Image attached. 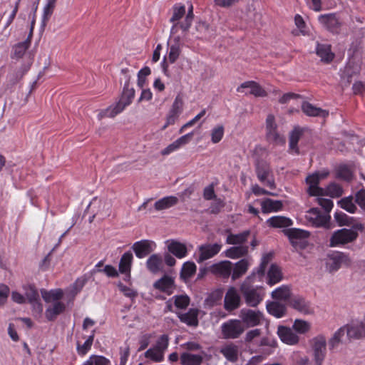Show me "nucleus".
Returning <instances> with one entry per match:
<instances>
[{
	"label": "nucleus",
	"instance_id": "nucleus-1",
	"mask_svg": "<svg viewBox=\"0 0 365 365\" xmlns=\"http://www.w3.org/2000/svg\"><path fill=\"white\" fill-rule=\"evenodd\" d=\"M364 228L362 223L356 222L351 229L342 228L334 232L330 237L329 246L338 247L354 242L359 236L357 231L363 232Z\"/></svg>",
	"mask_w": 365,
	"mask_h": 365
},
{
	"label": "nucleus",
	"instance_id": "nucleus-2",
	"mask_svg": "<svg viewBox=\"0 0 365 365\" xmlns=\"http://www.w3.org/2000/svg\"><path fill=\"white\" fill-rule=\"evenodd\" d=\"M254 278L255 273H252L243 281L240 287L245 303L251 307H257L262 301L264 297L262 288L252 284Z\"/></svg>",
	"mask_w": 365,
	"mask_h": 365
},
{
	"label": "nucleus",
	"instance_id": "nucleus-3",
	"mask_svg": "<svg viewBox=\"0 0 365 365\" xmlns=\"http://www.w3.org/2000/svg\"><path fill=\"white\" fill-rule=\"evenodd\" d=\"M255 173L258 180L271 189L276 187L272 170L268 163L257 160L255 163Z\"/></svg>",
	"mask_w": 365,
	"mask_h": 365
},
{
	"label": "nucleus",
	"instance_id": "nucleus-4",
	"mask_svg": "<svg viewBox=\"0 0 365 365\" xmlns=\"http://www.w3.org/2000/svg\"><path fill=\"white\" fill-rule=\"evenodd\" d=\"M245 330V327L240 319H230L221 326V333L225 339H237Z\"/></svg>",
	"mask_w": 365,
	"mask_h": 365
},
{
	"label": "nucleus",
	"instance_id": "nucleus-5",
	"mask_svg": "<svg viewBox=\"0 0 365 365\" xmlns=\"http://www.w3.org/2000/svg\"><path fill=\"white\" fill-rule=\"evenodd\" d=\"M329 175V171L324 170L320 172H316L309 175L306 178V182L309 185L307 192L311 196H322L324 195L323 188L318 186L319 181L322 179L327 178Z\"/></svg>",
	"mask_w": 365,
	"mask_h": 365
},
{
	"label": "nucleus",
	"instance_id": "nucleus-6",
	"mask_svg": "<svg viewBox=\"0 0 365 365\" xmlns=\"http://www.w3.org/2000/svg\"><path fill=\"white\" fill-rule=\"evenodd\" d=\"M135 96V91L133 88H129V83L124 86L123 93L119 101L113 106V108L108 110V115L115 116L121 113L126 106H129Z\"/></svg>",
	"mask_w": 365,
	"mask_h": 365
},
{
	"label": "nucleus",
	"instance_id": "nucleus-7",
	"mask_svg": "<svg viewBox=\"0 0 365 365\" xmlns=\"http://www.w3.org/2000/svg\"><path fill=\"white\" fill-rule=\"evenodd\" d=\"M312 348L315 365H322L326 356L327 341L323 335H318L312 340Z\"/></svg>",
	"mask_w": 365,
	"mask_h": 365
},
{
	"label": "nucleus",
	"instance_id": "nucleus-8",
	"mask_svg": "<svg viewBox=\"0 0 365 365\" xmlns=\"http://www.w3.org/2000/svg\"><path fill=\"white\" fill-rule=\"evenodd\" d=\"M306 219L314 227H324L329 229L331 217L329 214L322 215L317 207L309 209L306 215Z\"/></svg>",
	"mask_w": 365,
	"mask_h": 365
},
{
	"label": "nucleus",
	"instance_id": "nucleus-9",
	"mask_svg": "<svg viewBox=\"0 0 365 365\" xmlns=\"http://www.w3.org/2000/svg\"><path fill=\"white\" fill-rule=\"evenodd\" d=\"M274 115L269 114L266 119V137L267 140L277 144H284L285 138L277 132Z\"/></svg>",
	"mask_w": 365,
	"mask_h": 365
},
{
	"label": "nucleus",
	"instance_id": "nucleus-10",
	"mask_svg": "<svg viewBox=\"0 0 365 365\" xmlns=\"http://www.w3.org/2000/svg\"><path fill=\"white\" fill-rule=\"evenodd\" d=\"M240 321L247 327H256L261 324L263 318V314L259 310H253L250 309L244 308L240 312Z\"/></svg>",
	"mask_w": 365,
	"mask_h": 365
},
{
	"label": "nucleus",
	"instance_id": "nucleus-11",
	"mask_svg": "<svg viewBox=\"0 0 365 365\" xmlns=\"http://www.w3.org/2000/svg\"><path fill=\"white\" fill-rule=\"evenodd\" d=\"M183 99L180 94H178L172 105V107L167 115L166 123L163 126L162 129L165 130L168 125L175 123L179 115L182 113L183 108Z\"/></svg>",
	"mask_w": 365,
	"mask_h": 365
},
{
	"label": "nucleus",
	"instance_id": "nucleus-12",
	"mask_svg": "<svg viewBox=\"0 0 365 365\" xmlns=\"http://www.w3.org/2000/svg\"><path fill=\"white\" fill-rule=\"evenodd\" d=\"M241 297L237 289L234 287H230L225 296L224 299V308L228 312H232L240 307Z\"/></svg>",
	"mask_w": 365,
	"mask_h": 365
},
{
	"label": "nucleus",
	"instance_id": "nucleus-13",
	"mask_svg": "<svg viewBox=\"0 0 365 365\" xmlns=\"http://www.w3.org/2000/svg\"><path fill=\"white\" fill-rule=\"evenodd\" d=\"M319 21L323 26L334 34H339L341 24L336 14H322L319 16Z\"/></svg>",
	"mask_w": 365,
	"mask_h": 365
},
{
	"label": "nucleus",
	"instance_id": "nucleus-14",
	"mask_svg": "<svg viewBox=\"0 0 365 365\" xmlns=\"http://www.w3.org/2000/svg\"><path fill=\"white\" fill-rule=\"evenodd\" d=\"M232 263L228 260L221 261L210 267V271L217 277L228 279L231 276Z\"/></svg>",
	"mask_w": 365,
	"mask_h": 365
},
{
	"label": "nucleus",
	"instance_id": "nucleus-15",
	"mask_svg": "<svg viewBox=\"0 0 365 365\" xmlns=\"http://www.w3.org/2000/svg\"><path fill=\"white\" fill-rule=\"evenodd\" d=\"M222 248V245L218 243L204 244L199 247L200 255L197 259L199 263L210 259L218 254Z\"/></svg>",
	"mask_w": 365,
	"mask_h": 365
},
{
	"label": "nucleus",
	"instance_id": "nucleus-16",
	"mask_svg": "<svg viewBox=\"0 0 365 365\" xmlns=\"http://www.w3.org/2000/svg\"><path fill=\"white\" fill-rule=\"evenodd\" d=\"M244 88H249V94L253 95L256 97H265L267 93L265 90L257 82L254 81H249L242 83L237 88V92H244ZM248 94V93H245Z\"/></svg>",
	"mask_w": 365,
	"mask_h": 365
},
{
	"label": "nucleus",
	"instance_id": "nucleus-17",
	"mask_svg": "<svg viewBox=\"0 0 365 365\" xmlns=\"http://www.w3.org/2000/svg\"><path fill=\"white\" fill-rule=\"evenodd\" d=\"M152 242L147 240H143L135 242L132 246V249L134 251L136 257L141 259L145 257L150 252H152Z\"/></svg>",
	"mask_w": 365,
	"mask_h": 365
},
{
	"label": "nucleus",
	"instance_id": "nucleus-18",
	"mask_svg": "<svg viewBox=\"0 0 365 365\" xmlns=\"http://www.w3.org/2000/svg\"><path fill=\"white\" fill-rule=\"evenodd\" d=\"M277 334L282 341L287 344L294 345L299 342V336L289 327L279 326Z\"/></svg>",
	"mask_w": 365,
	"mask_h": 365
},
{
	"label": "nucleus",
	"instance_id": "nucleus-19",
	"mask_svg": "<svg viewBox=\"0 0 365 365\" xmlns=\"http://www.w3.org/2000/svg\"><path fill=\"white\" fill-rule=\"evenodd\" d=\"M343 327L345 328L349 341L351 339H359L365 336V324L363 322L346 325Z\"/></svg>",
	"mask_w": 365,
	"mask_h": 365
},
{
	"label": "nucleus",
	"instance_id": "nucleus-20",
	"mask_svg": "<svg viewBox=\"0 0 365 365\" xmlns=\"http://www.w3.org/2000/svg\"><path fill=\"white\" fill-rule=\"evenodd\" d=\"M331 262L329 264L330 271L337 270L341 264L349 265L351 259L349 257L343 252H335L329 255Z\"/></svg>",
	"mask_w": 365,
	"mask_h": 365
},
{
	"label": "nucleus",
	"instance_id": "nucleus-21",
	"mask_svg": "<svg viewBox=\"0 0 365 365\" xmlns=\"http://www.w3.org/2000/svg\"><path fill=\"white\" fill-rule=\"evenodd\" d=\"M168 250L176 257L181 259L187 254V249L185 244L175 240L167 241Z\"/></svg>",
	"mask_w": 365,
	"mask_h": 365
},
{
	"label": "nucleus",
	"instance_id": "nucleus-22",
	"mask_svg": "<svg viewBox=\"0 0 365 365\" xmlns=\"http://www.w3.org/2000/svg\"><path fill=\"white\" fill-rule=\"evenodd\" d=\"M35 24V20L33 19L31 22V26L30 29L29 35L26 40L23 42L19 43L15 45L13 48V58H21L26 51L29 48L31 44V38L33 34L34 25Z\"/></svg>",
	"mask_w": 365,
	"mask_h": 365
},
{
	"label": "nucleus",
	"instance_id": "nucleus-23",
	"mask_svg": "<svg viewBox=\"0 0 365 365\" xmlns=\"http://www.w3.org/2000/svg\"><path fill=\"white\" fill-rule=\"evenodd\" d=\"M250 265L249 259L244 258L232 264L231 277L233 281L241 278L247 272Z\"/></svg>",
	"mask_w": 365,
	"mask_h": 365
},
{
	"label": "nucleus",
	"instance_id": "nucleus-24",
	"mask_svg": "<svg viewBox=\"0 0 365 365\" xmlns=\"http://www.w3.org/2000/svg\"><path fill=\"white\" fill-rule=\"evenodd\" d=\"M25 295L29 302L33 304L34 308L36 309L37 312H41L43 307L39 302L38 292L34 285H29L25 287Z\"/></svg>",
	"mask_w": 365,
	"mask_h": 365
},
{
	"label": "nucleus",
	"instance_id": "nucleus-25",
	"mask_svg": "<svg viewBox=\"0 0 365 365\" xmlns=\"http://www.w3.org/2000/svg\"><path fill=\"white\" fill-rule=\"evenodd\" d=\"M306 128L299 126H295L290 132L289 138V150L294 151L295 153L299 154V150L298 148V142L302 136Z\"/></svg>",
	"mask_w": 365,
	"mask_h": 365
},
{
	"label": "nucleus",
	"instance_id": "nucleus-26",
	"mask_svg": "<svg viewBox=\"0 0 365 365\" xmlns=\"http://www.w3.org/2000/svg\"><path fill=\"white\" fill-rule=\"evenodd\" d=\"M316 53L325 63L331 62L334 58V53L331 52V45L325 43H317Z\"/></svg>",
	"mask_w": 365,
	"mask_h": 365
},
{
	"label": "nucleus",
	"instance_id": "nucleus-27",
	"mask_svg": "<svg viewBox=\"0 0 365 365\" xmlns=\"http://www.w3.org/2000/svg\"><path fill=\"white\" fill-rule=\"evenodd\" d=\"M289 305L303 314L312 312L310 303L301 297H294L289 301Z\"/></svg>",
	"mask_w": 365,
	"mask_h": 365
},
{
	"label": "nucleus",
	"instance_id": "nucleus-28",
	"mask_svg": "<svg viewBox=\"0 0 365 365\" xmlns=\"http://www.w3.org/2000/svg\"><path fill=\"white\" fill-rule=\"evenodd\" d=\"M283 232L288 237L292 245L295 246V240L306 239L309 236V232L297 228H289L283 230Z\"/></svg>",
	"mask_w": 365,
	"mask_h": 365
},
{
	"label": "nucleus",
	"instance_id": "nucleus-29",
	"mask_svg": "<svg viewBox=\"0 0 365 365\" xmlns=\"http://www.w3.org/2000/svg\"><path fill=\"white\" fill-rule=\"evenodd\" d=\"M302 111L309 116H322L326 118L329 115V112L320 108L314 106L309 102H304L302 105Z\"/></svg>",
	"mask_w": 365,
	"mask_h": 365
},
{
	"label": "nucleus",
	"instance_id": "nucleus-30",
	"mask_svg": "<svg viewBox=\"0 0 365 365\" xmlns=\"http://www.w3.org/2000/svg\"><path fill=\"white\" fill-rule=\"evenodd\" d=\"M250 235V230H245L239 234L230 233L226 238V243L237 246L243 245L247 241Z\"/></svg>",
	"mask_w": 365,
	"mask_h": 365
},
{
	"label": "nucleus",
	"instance_id": "nucleus-31",
	"mask_svg": "<svg viewBox=\"0 0 365 365\" xmlns=\"http://www.w3.org/2000/svg\"><path fill=\"white\" fill-rule=\"evenodd\" d=\"M198 310L190 309L187 313L179 314L180 320L190 327H197L198 325Z\"/></svg>",
	"mask_w": 365,
	"mask_h": 365
},
{
	"label": "nucleus",
	"instance_id": "nucleus-32",
	"mask_svg": "<svg viewBox=\"0 0 365 365\" xmlns=\"http://www.w3.org/2000/svg\"><path fill=\"white\" fill-rule=\"evenodd\" d=\"M65 310V304L61 302H55L48 306L46 310V317L49 320H53L57 315Z\"/></svg>",
	"mask_w": 365,
	"mask_h": 365
},
{
	"label": "nucleus",
	"instance_id": "nucleus-33",
	"mask_svg": "<svg viewBox=\"0 0 365 365\" xmlns=\"http://www.w3.org/2000/svg\"><path fill=\"white\" fill-rule=\"evenodd\" d=\"M133 261V254L130 252H125L120 259L119 272L122 274H128L130 277V268Z\"/></svg>",
	"mask_w": 365,
	"mask_h": 365
},
{
	"label": "nucleus",
	"instance_id": "nucleus-34",
	"mask_svg": "<svg viewBox=\"0 0 365 365\" xmlns=\"http://www.w3.org/2000/svg\"><path fill=\"white\" fill-rule=\"evenodd\" d=\"M262 210L264 213L277 212L282 210L283 204L281 200H274L267 198L261 202Z\"/></svg>",
	"mask_w": 365,
	"mask_h": 365
},
{
	"label": "nucleus",
	"instance_id": "nucleus-35",
	"mask_svg": "<svg viewBox=\"0 0 365 365\" xmlns=\"http://www.w3.org/2000/svg\"><path fill=\"white\" fill-rule=\"evenodd\" d=\"M248 248L247 245L231 247L225 251V256L231 259L240 258L247 255Z\"/></svg>",
	"mask_w": 365,
	"mask_h": 365
},
{
	"label": "nucleus",
	"instance_id": "nucleus-36",
	"mask_svg": "<svg viewBox=\"0 0 365 365\" xmlns=\"http://www.w3.org/2000/svg\"><path fill=\"white\" fill-rule=\"evenodd\" d=\"M267 310L269 314L277 318H280L285 314L286 307L277 302H270L267 304Z\"/></svg>",
	"mask_w": 365,
	"mask_h": 365
},
{
	"label": "nucleus",
	"instance_id": "nucleus-37",
	"mask_svg": "<svg viewBox=\"0 0 365 365\" xmlns=\"http://www.w3.org/2000/svg\"><path fill=\"white\" fill-rule=\"evenodd\" d=\"M267 223L272 227H288L292 225V220L284 216H274L267 220Z\"/></svg>",
	"mask_w": 365,
	"mask_h": 365
},
{
	"label": "nucleus",
	"instance_id": "nucleus-38",
	"mask_svg": "<svg viewBox=\"0 0 365 365\" xmlns=\"http://www.w3.org/2000/svg\"><path fill=\"white\" fill-rule=\"evenodd\" d=\"M178 202V197L175 196H168L155 202L154 207L156 210H163L175 205Z\"/></svg>",
	"mask_w": 365,
	"mask_h": 365
},
{
	"label": "nucleus",
	"instance_id": "nucleus-39",
	"mask_svg": "<svg viewBox=\"0 0 365 365\" xmlns=\"http://www.w3.org/2000/svg\"><path fill=\"white\" fill-rule=\"evenodd\" d=\"M173 280L170 277L165 275L158 281H156L153 286L155 289L162 292L168 293L173 286Z\"/></svg>",
	"mask_w": 365,
	"mask_h": 365
},
{
	"label": "nucleus",
	"instance_id": "nucleus-40",
	"mask_svg": "<svg viewBox=\"0 0 365 365\" xmlns=\"http://www.w3.org/2000/svg\"><path fill=\"white\" fill-rule=\"evenodd\" d=\"M42 298L46 302H59L63 297V291L61 289H52L51 291H46V289L41 290Z\"/></svg>",
	"mask_w": 365,
	"mask_h": 365
},
{
	"label": "nucleus",
	"instance_id": "nucleus-41",
	"mask_svg": "<svg viewBox=\"0 0 365 365\" xmlns=\"http://www.w3.org/2000/svg\"><path fill=\"white\" fill-rule=\"evenodd\" d=\"M220 352L230 361L235 362L238 359V348L235 344L225 346L221 349Z\"/></svg>",
	"mask_w": 365,
	"mask_h": 365
},
{
	"label": "nucleus",
	"instance_id": "nucleus-42",
	"mask_svg": "<svg viewBox=\"0 0 365 365\" xmlns=\"http://www.w3.org/2000/svg\"><path fill=\"white\" fill-rule=\"evenodd\" d=\"M162 262V257L158 255L153 254L148 259L146 265L151 272L157 273L160 270Z\"/></svg>",
	"mask_w": 365,
	"mask_h": 365
},
{
	"label": "nucleus",
	"instance_id": "nucleus-43",
	"mask_svg": "<svg viewBox=\"0 0 365 365\" xmlns=\"http://www.w3.org/2000/svg\"><path fill=\"white\" fill-rule=\"evenodd\" d=\"M267 277V283L271 286L274 285V284L279 282L282 278L281 269L276 264H272L268 271Z\"/></svg>",
	"mask_w": 365,
	"mask_h": 365
},
{
	"label": "nucleus",
	"instance_id": "nucleus-44",
	"mask_svg": "<svg viewBox=\"0 0 365 365\" xmlns=\"http://www.w3.org/2000/svg\"><path fill=\"white\" fill-rule=\"evenodd\" d=\"M182 365H201L202 357L200 355L183 353L181 356Z\"/></svg>",
	"mask_w": 365,
	"mask_h": 365
},
{
	"label": "nucleus",
	"instance_id": "nucleus-45",
	"mask_svg": "<svg viewBox=\"0 0 365 365\" xmlns=\"http://www.w3.org/2000/svg\"><path fill=\"white\" fill-rule=\"evenodd\" d=\"M291 297V290L288 286H282L272 292V297L274 299L286 301Z\"/></svg>",
	"mask_w": 365,
	"mask_h": 365
},
{
	"label": "nucleus",
	"instance_id": "nucleus-46",
	"mask_svg": "<svg viewBox=\"0 0 365 365\" xmlns=\"http://www.w3.org/2000/svg\"><path fill=\"white\" fill-rule=\"evenodd\" d=\"M334 219L339 226H353L355 225L356 219L349 217L342 212H336L334 214Z\"/></svg>",
	"mask_w": 365,
	"mask_h": 365
},
{
	"label": "nucleus",
	"instance_id": "nucleus-47",
	"mask_svg": "<svg viewBox=\"0 0 365 365\" xmlns=\"http://www.w3.org/2000/svg\"><path fill=\"white\" fill-rule=\"evenodd\" d=\"M223 291L221 289L212 292L205 300V304L208 307H213L220 303L222 298Z\"/></svg>",
	"mask_w": 365,
	"mask_h": 365
},
{
	"label": "nucleus",
	"instance_id": "nucleus-48",
	"mask_svg": "<svg viewBox=\"0 0 365 365\" xmlns=\"http://www.w3.org/2000/svg\"><path fill=\"white\" fill-rule=\"evenodd\" d=\"M353 196L345 197L338 201V205L349 213H355L357 210L356 205L353 202Z\"/></svg>",
	"mask_w": 365,
	"mask_h": 365
},
{
	"label": "nucleus",
	"instance_id": "nucleus-49",
	"mask_svg": "<svg viewBox=\"0 0 365 365\" xmlns=\"http://www.w3.org/2000/svg\"><path fill=\"white\" fill-rule=\"evenodd\" d=\"M336 177L349 182L353 178V172L348 165H341L336 170Z\"/></svg>",
	"mask_w": 365,
	"mask_h": 365
},
{
	"label": "nucleus",
	"instance_id": "nucleus-50",
	"mask_svg": "<svg viewBox=\"0 0 365 365\" xmlns=\"http://www.w3.org/2000/svg\"><path fill=\"white\" fill-rule=\"evenodd\" d=\"M196 272V265L192 262H186L183 264L180 272V277L185 279L190 278Z\"/></svg>",
	"mask_w": 365,
	"mask_h": 365
},
{
	"label": "nucleus",
	"instance_id": "nucleus-51",
	"mask_svg": "<svg viewBox=\"0 0 365 365\" xmlns=\"http://www.w3.org/2000/svg\"><path fill=\"white\" fill-rule=\"evenodd\" d=\"M76 344L78 354L81 356H84L91 349V336H89L83 343H82L81 339L78 337Z\"/></svg>",
	"mask_w": 365,
	"mask_h": 365
},
{
	"label": "nucleus",
	"instance_id": "nucleus-52",
	"mask_svg": "<svg viewBox=\"0 0 365 365\" xmlns=\"http://www.w3.org/2000/svg\"><path fill=\"white\" fill-rule=\"evenodd\" d=\"M181 53V48L179 41H176L170 46L168 60L170 63H174Z\"/></svg>",
	"mask_w": 365,
	"mask_h": 365
},
{
	"label": "nucleus",
	"instance_id": "nucleus-53",
	"mask_svg": "<svg viewBox=\"0 0 365 365\" xmlns=\"http://www.w3.org/2000/svg\"><path fill=\"white\" fill-rule=\"evenodd\" d=\"M343 194V188L339 185L331 182L327 187V195L331 197H339Z\"/></svg>",
	"mask_w": 365,
	"mask_h": 365
},
{
	"label": "nucleus",
	"instance_id": "nucleus-54",
	"mask_svg": "<svg viewBox=\"0 0 365 365\" xmlns=\"http://www.w3.org/2000/svg\"><path fill=\"white\" fill-rule=\"evenodd\" d=\"M145 356L155 362H160L163 359V353L156 348H150L145 352Z\"/></svg>",
	"mask_w": 365,
	"mask_h": 365
},
{
	"label": "nucleus",
	"instance_id": "nucleus-55",
	"mask_svg": "<svg viewBox=\"0 0 365 365\" xmlns=\"http://www.w3.org/2000/svg\"><path fill=\"white\" fill-rule=\"evenodd\" d=\"M294 329L299 334H304L310 329V324L304 320L296 319L293 324Z\"/></svg>",
	"mask_w": 365,
	"mask_h": 365
},
{
	"label": "nucleus",
	"instance_id": "nucleus-56",
	"mask_svg": "<svg viewBox=\"0 0 365 365\" xmlns=\"http://www.w3.org/2000/svg\"><path fill=\"white\" fill-rule=\"evenodd\" d=\"M224 135V127L222 125H217L214 128L211 132V140L213 143H219Z\"/></svg>",
	"mask_w": 365,
	"mask_h": 365
},
{
	"label": "nucleus",
	"instance_id": "nucleus-57",
	"mask_svg": "<svg viewBox=\"0 0 365 365\" xmlns=\"http://www.w3.org/2000/svg\"><path fill=\"white\" fill-rule=\"evenodd\" d=\"M345 328L341 327L332 336V338L329 340V344L330 349H334L336 347L339 342L341 341V338L344 335Z\"/></svg>",
	"mask_w": 365,
	"mask_h": 365
},
{
	"label": "nucleus",
	"instance_id": "nucleus-58",
	"mask_svg": "<svg viewBox=\"0 0 365 365\" xmlns=\"http://www.w3.org/2000/svg\"><path fill=\"white\" fill-rule=\"evenodd\" d=\"M168 335L163 334L158 338L154 347L160 351L162 353H164L168 346Z\"/></svg>",
	"mask_w": 365,
	"mask_h": 365
},
{
	"label": "nucleus",
	"instance_id": "nucleus-59",
	"mask_svg": "<svg viewBox=\"0 0 365 365\" xmlns=\"http://www.w3.org/2000/svg\"><path fill=\"white\" fill-rule=\"evenodd\" d=\"M190 304V298L187 295H178L175 297L174 304L179 309H185Z\"/></svg>",
	"mask_w": 365,
	"mask_h": 365
},
{
	"label": "nucleus",
	"instance_id": "nucleus-60",
	"mask_svg": "<svg viewBox=\"0 0 365 365\" xmlns=\"http://www.w3.org/2000/svg\"><path fill=\"white\" fill-rule=\"evenodd\" d=\"M185 14V6H174L173 14L170 19L171 22H178Z\"/></svg>",
	"mask_w": 365,
	"mask_h": 365
},
{
	"label": "nucleus",
	"instance_id": "nucleus-61",
	"mask_svg": "<svg viewBox=\"0 0 365 365\" xmlns=\"http://www.w3.org/2000/svg\"><path fill=\"white\" fill-rule=\"evenodd\" d=\"M55 6L46 4L43 7V11L42 15V26L44 27L46 25L47 21L52 15Z\"/></svg>",
	"mask_w": 365,
	"mask_h": 365
},
{
	"label": "nucleus",
	"instance_id": "nucleus-62",
	"mask_svg": "<svg viewBox=\"0 0 365 365\" xmlns=\"http://www.w3.org/2000/svg\"><path fill=\"white\" fill-rule=\"evenodd\" d=\"M355 202L365 211V189L361 188L354 195Z\"/></svg>",
	"mask_w": 365,
	"mask_h": 365
},
{
	"label": "nucleus",
	"instance_id": "nucleus-63",
	"mask_svg": "<svg viewBox=\"0 0 365 365\" xmlns=\"http://www.w3.org/2000/svg\"><path fill=\"white\" fill-rule=\"evenodd\" d=\"M86 282L87 279L85 277L78 278L71 287V294L76 295L83 288Z\"/></svg>",
	"mask_w": 365,
	"mask_h": 365
},
{
	"label": "nucleus",
	"instance_id": "nucleus-64",
	"mask_svg": "<svg viewBox=\"0 0 365 365\" xmlns=\"http://www.w3.org/2000/svg\"><path fill=\"white\" fill-rule=\"evenodd\" d=\"M318 204L322 206L324 211L328 214L333 207V202L331 200L318 197L317 199Z\"/></svg>",
	"mask_w": 365,
	"mask_h": 365
}]
</instances>
